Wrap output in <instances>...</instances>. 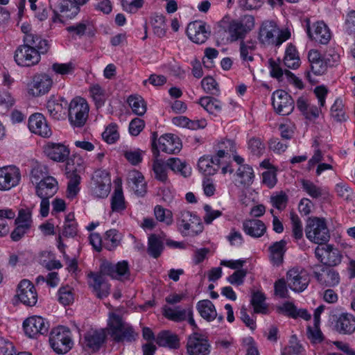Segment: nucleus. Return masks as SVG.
<instances>
[{
	"mask_svg": "<svg viewBox=\"0 0 355 355\" xmlns=\"http://www.w3.org/2000/svg\"><path fill=\"white\" fill-rule=\"evenodd\" d=\"M334 162L331 156H324L320 150H315L308 162V169L311 170L315 166V174L319 176L324 171L334 169Z\"/></svg>",
	"mask_w": 355,
	"mask_h": 355,
	"instance_id": "nucleus-22",
	"label": "nucleus"
},
{
	"mask_svg": "<svg viewBox=\"0 0 355 355\" xmlns=\"http://www.w3.org/2000/svg\"><path fill=\"white\" fill-rule=\"evenodd\" d=\"M51 348L57 354H66L73 346L71 334L69 329L60 326L52 330L49 337Z\"/></svg>",
	"mask_w": 355,
	"mask_h": 355,
	"instance_id": "nucleus-7",
	"label": "nucleus"
},
{
	"mask_svg": "<svg viewBox=\"0 0 355 355\" xmlns=\"http://www.w3.org/2000/svg\"><path fill=\"white\" fill-rule=\"evenodd\" d=\"M272 104L276 112L283 116L288 115L294 109L292 98L284 90H277L273 93Z\"/></svg>",
	"mask_w": 355,
	"mask_h": 355,
	"instance_id": "nucleus-18",
	"label": "nucleus"
},
{
	"mask_svg": "<svg viewBox=\"0 0 355 355\" xmlns=\"http://www.w3.org/2000/svg\"><path fill=\"white\" fill-rule=\"evenodd\" d=\"M21 30L24 33V43L32 44L41 49L47 46V42L45 40H42L40 37L32 33L31 26L28 23H23L21 26Z\"/></svg>",
	"mask_w": 355,
	"mask_h": 355,
	"instance_id": "nucleus-35",
	"label": "nucleus"
},
{
	"mask_svg": "<svg viewBox=\"0 0 355 355\" xmlns=\"http://www.w3.org/2000/svg\"><path fill=\"white\" fill-rule=\"evenodd\" d=\"M164 250V240L160 236L152 234L148 237V252L153 258L160 256Z\"/></svg>",
	"mask_w": 355,
	"mask_h": 355,
	"instance_id": "nucleus-43",
	"label": "nucleus"
},
{
	"mask_svg": "<svg viewBox=\"0 0 355 355\" xmlns=\"http://www.w3.org/2000/svg\"><path fill=\"white\" fill-rule=\"evenodd\" d=\"M94 22L90 17H84L80 21L68 26L66 31L74 39L80 38L93 33Z\"/></svg>",
	"mask_w": 355,
	"mask_h": 355,
	"instance_id": "nucleus-25",
	"label": "nucleus"
},
{
	"mask_svg": "<svg viewBox=\"0 0 355 355\" xmlns=\"http://www.w3.org/2000/svg\"><path fill=\"white\" fill-rule=\"evenodd\" d=\"M111 180L108 176H105L100 180L94 181V186L92 187V194L96 198H106L110 191Z\"/></svg>",
	"mask_w": 355,
	"mask_h": 355,
	"instance_id": "nucleus-37",
	"label": "nucleus"
},
{
	"mask_svg": "<svg viewBox=\"0 0 355 355\" xmlns=\"http://www.w3.org/2000/svg\"><path fill=\"white\" fill-rule=\"evenodd\" d=\"M21 180L19 169L12 165L0 167V191H9Z\"/></svg>",
	"mask_w": 355,
	"mask_h": 355,
	"instance_id": "nucleus-17",
	"label": "nucleus"
},
{
	"mask_svg": "<svg viewBox=\"0 0 355 355\" xmlns=\"http://www.w3.org/2000/svg\"><path fill=\"white\" fill-rule=\"evenodd\" d=\"M331 116L337 121H344L347 119L343 101L340 98H336L331 107Z\"/></svg>",
	"mask_w": 355,
	"mask_h": 355,
	"instance_id": "nucleus-51",
	"label": "nucleus"
},
{
	"mask_svg": "<svg viewBox=\"0 0 355 355\" xmlns=\"http://www.w3.org/2000/svg\"><path fill=\"white\" fill-rule=\"evenodd\" d=\"M222 164L215 156L204 155L201 157L198 163L199 171L205 175H214L218 171L219 165Z\"/></svg>",
	"mask_w": 355,
	"mask_h": 355,
	"instance_id": "nucleus-31",
	"label": "nucleus"
},
{
	"mask_svg": "<svg viewBox=\"0 0 355 355\" xmlns=\"http://www.w3.org/2000/svg\"><path fill=\"white\" fill-rule=\"evenodd\" d=\"M16 297L26 306H34L37 302V293L34 285L27 279L21 280L18 284Z\"/></svg>",
	"mask_w": 355,
	"mask_h": 355,
	"instance_id": "nucleus-19",
	"label": "nucleus"
},
{
	"mask_svg": "<svg viewBox=\"0 0 355 355\" xmlns=\"http://www.w3.org/2000/svg\"><path fill=\"white\" fill-rule=\"evenodd\" d=\"M59 302L66 306L71 304L74 300V294L69 286L61 287L58 293Z\"/></svg>",
	"mask_w": 355,
	"mask_h": 355,
	"instance_id": "nucleus-63",
	"label": "nucleus"
},
{
	"mask_svg": "<svg viewBox=\"0 0 355 355\" xmlns=\"http://www.w3.org/2000/svg\"><path fill=\"white\" fill-rule=\"evenodd\" d=\"M15 212L11 209L0 210V236L6 235L9 232L8 220L14 218Z\"/></svg>",
	"mask_w": 355,
	"mask_h": 355,
	"instance_id": "nucleus-52",
	"label": "nucleus"
},
{
	"mask_svg": "<svg viewBox=\"0 0 355 355\" xmlns=\"http://www.w3.org/2000/svg\"><path fill=\"white\" fill-rule=\"evenodd\" d=\"M49 114L54 119L59 120L63 115L62 105L55 100H49L46 103Z\"/></svg>",
	"mask_w": 355,
	"mask_h": 355,
	"instance_id": "nucleus-62",
	"label": "nucleus"
},
{
	"mask_svg": "<svg viewBox=\"0 0 355 355\" xmlns=\"http://www.w3.org/2000/svg\"><path fill=\"white\" fill-rule=\"evenodd\" d=\"M163 315L168 320L180 322L187 319V315H191V309L172 308L168 306L163 307Z\"/></svg>",
	"mask_w": 355,
	"mask_h": 355,
	"instance_id": "nucleus-38",
	"label": "nucleus"
},
{
	"mask_svg": "<svg viewBox=\"0 0 355 355\" xmlns=\"http://www.w3.org/2000/svg\"><path fill=\"white\" fill-rule=\"evenodd\" d=\"M302 186L306 193L313 198H318L324 193H326V189L315 185L313 182L306 180H302Z\"/></svg>",
	"mask_w": 355,
	"mask_h": 355,
	"instance_id": "nucleus-55",
	"label": "nucleus"
},
{
	"mask_svg": "<svg viewBox=\"0 0 355 355\" xmlns=\"http://www.w3.org/2000/svg\"><path fill=\"white\" fill-rule=\"evenodd\" d=\"M100 269L101 273L91 272L88 275L89 286L99 298L107 297L110 288L102 273L121 282H131L133 280L129 263L125 260L118 261L116 263L104 261L101 263Z\"/></svg>",
	"mask_w": 355,
	"mask_h": 355,
	"instance_id": "nucleus-1",
	"label": "nucleus"
},
{
	"mask_svg": "<svg viewBox=\"0 0 355 355\" xmlns=\"http://www.w3.org/2000/svg\"><path fill=\"white\" fill-rule=\"evenodd\" d=\"M53 84L52 77L46 73H38L33 76L28 85V92L33 96H41L47 94Z\"/></svg>",
	"mask_w": 355,
	"mask_h": 355,
	"instance_id": "nucleus-14",
	"label": "nucleus"
},
{
	"mask_svg": "<svg viewBox=\"0 0 355 355\" xmlns=\"http://www.w3.org/2000/svg\"><path fill=\"white\" fill-rule=\"evenodd\" d=\"M128 103L132 112L137 115H143L146 111V105L143 98L138 95L130 96Z\"/></svg>",
	"mask_w": 355,
	"mask_h": 355,
	"instance_id": "nucleus-54",
	"label": "nucleus"
},
{
	"mask_svg": "<svg viewBox=\"0 0 355 355\" xmlns=\"http://www.w3.org/2000/svg\"><path fill=\"white\" fill-rule=\"evenodd\" d=\"M334 328L340 334H352L355 332V317L348 313L340 314L336 317Z\"/></svg>",
	"mask_w": 355,
	"mask_h": 355,
	"instance_id": "nucleus-27",
	"label": "nucleus"
},
{
	"mask_svg": "<svg viewBox=\"0 0 355 355\" xmlns=\"http://www.w3.org/2000/svg\"><path fill=\"white\" fill-rule=\"evenodd\" d=\"M236 144L230 139H223L215 145V157L221 164L230 160L231 155L236 153Z\"/></svg>",
	"mask_w": 355,
	"mask_h": 355,
	"instance_id": "nucleus-28",
	"label": "nucleus"
},
{
	"mask_svg": "<svg viewBox=\"0 0 355 355\" xmlns=\"http://www.w3.org/2000/svg\"><path fill=\"white\" fill-rule=\"evenodd\" d=\"M306 32L308 37L315 42L326 44L331 38V33L328 26L322 21L311 23L309 19L306 20Z\"/></svg>",
	"mask_w": 355,
	"mask_h": 355,
	"instance_id": "nucleus-12",
	"label": "nucleus"
},
{
	"mask_svg": "<svg viewBox=\"0 0 355 355\" xmlns=\"http://www.w3.org/2000/svg\"><path fill=\"white\" fill-rule=\"evenodd\" d=\"M166 166L175 173H179L184 177L190 175L191 173V167L179 158L173 157L168 159Z\"/></svg>",
	"mask_w": 355,
	"mask_h": 355,
	"instance_id": "nucleus-46",
	"label": "nucleus"
},
{
	"mask_svg": "<svg viewBox=\"0 0 355 355\" xmlns=\"http://www.w3.org/2000/svg\"><path fill=\"white\" fill-rule=\"evenodd\" d=\"M243 230L251 237L259 238L266 232V227L260 220L250 219L243 223Z\"/></svg>",
	"mask_w": 355,
	"mask_h": 355,
	"instance_id": "nucleus-32",
	"label": "nucleus"
},
{
	"mask_svg": "<svg viewBox=\"0 0 355 355\" xmlns=\"http://www.w3.org/2000/svg\"><path fill=\"white\" fill-rule=\"evenodd\" d=\"M89 94L97 109L104 106L107 94L103 88L99 85H93L89 88Z\"/></svg>",
	"mask_w": 355,
	"mask_h": 355,
	"instance_id": "nucleus-45",
	"label": "nucleus"
},
{
	"mask_svg": "<svg viewBox=\"0 0 355 355\" xmlns=\"http://www.w3.org/2000/svg\"><path fill=\"white\" fill-rule=\"evenodd\" d=\"M199 103L207 112L212 114H217L222 108L221 103L210 96L201 98Z\"/></svg>",
	"mask_w": 355,
	"mask_h": 355,
	"instance_id": "nucleus-48",
	"label": "nucleus"
},
{
	"mask_svg": "<svg viewBox=\"0 0 355 355\" xmlns=\"http://www.w3.org/2000/svg\"><path fill=\"white\" fill-rule=\"evenodd\" d=\"M286 282L291 290L303 292L308 286L310 279L308 272L300 267H293L286 272Z\"/></svg>",
	"mask_w": 355,
	"mask_h": 355,
	"instance_id": "nucleus-11",
	"label": "nucleus"
},
{
	"mask_svg": "<svg viewBox=\"0 0 355 355\" xmlns=\"http://www.w3.org/2000/svg\"><path fill=\"white\" fill-rule=\"evenodd\" d=\"M257 43L253 40H242L239 44L240 58L244 64H248L254 60Z\"/></svg>",
	"mask_w": 355,
	"mask_h": 355,
	"instance_id": "nucleus-34",
	"label": "nucleus"
},
{
	"mask_svg": "<svg viewBox=\"0 0 355 355\" xmlns=\"http://www.w3.org/2000/svg\"><path fill=\"white\" fill-rule=\"evenodd\" d=\"M151 24L153 28L154 33L161 37H163L165 33V19L162 15H155L151 18Z\"/></svg>",
	"mask_w": 355,
	"mask_h": 355,
	"instance_id": "nucleus-61",
	"label": "nucleus"
},
{
	"mask_svg": "<svg viewBox=\"0 0 355 355\" xmlns=\"http://www.w3.org/2000/svg\"><path fill=\"white\" fill-rule=\"evenodd\" d=\"M38 50H41L42 52L45 51L46 46L41 49L32 44L26 43L19 46L15 53L16 63L21 67H31L38 64L41 58Z\"/></svg>",
	"mask_w": 355,
	"mask_h": 355,
	"instance_id": "nucleus-10",
	"label": "nucleus"
},
{
	"mask_svg": "<svg viewBox=\"0 0 355 355\" xmlns=\"http://www.w3.org/2000/svg\"><path fill=\"white\" fill-rule=\"evenodd\" d=\"M157 134L152 135V150L155 157L159 156V150L172 154L178 153L182 148L180 138L173 134L162 135L157 141Z\"/></svg>",
	"mask_w": 355,
	"mask_h": 355,
	"instance_id": "nucleus-6",
	"label": "nucleus"
},
{
	"mask_svg": "<svg viewBox=\"0 0 355 355\" xmlns=\"http://www.w3.org/2000/svg\"><path fill=\"white\" fill-rule=\"evenodd\" d=\"M111 207L113 211L120 212L125 209V202L122 187L118 184L112 197Z\"/></svg>",
	"mask_w": 355,
	"mask_h": 355,
	"instance_id": "nucleus-47",
	"label": "nucleus"
},
{
	"mask_svg": "<svg viewBox=\"0 0 355 355\" xmlns=\"http://www.w3.org/2000/svg\"><path fill=\"white\" fill-rule=\"evenodd\" d=\"M40 263L49 270L58 269L62 267L60 261L56 260L55 255L50 252H44L42 253Z\"/></svg>",
	"mask_w": 355,
	"mask_h": 355,
	"instance_id": "nucleus-56",
	"label": "nucleus"
},
{
	"mask_svg": "<svg viewBox=\"0 0 355 355\" xmlns=\"http://www.w3.org/2000/svg\"><path fill=\"white\" fill-rule=\"evenodd\" d=\"M76 69V64L71 61L64 63L55 62L51 65L52 71L56 75H60L63 79L73 76Z\"/></svg>",
	"mask_w": 355,
	"mask_h": 355,
	"instance_id": "nucleus-42",
	"label": "nucleus"
},
{
	"mask_svg": "<svg viewBox=\"0 0 355 355\" xmlns=\"http://www.w3.org/2000/svg\"><path fill=\"white\" fill-rule=\"evenodd\" d=\"M69 179L67 197L69 199H73L80 191V176L76 172H72L69 174Z\"/></svg>",
	"mask_w": 355,
	"mask_h": 355,
	"instance_id": "nucleus-49",
	"label": "nucleus"
},
{
	"mask_svg": "<svg viewBox=\"0 0 355 355\" xmlns=\"http://www.w3.org/2000/svg\"><path fill=\"white\" fill-rule=\"evenodd\" d=\"M78 232V224L74 220V214L67 215L64 225L63 234L66 236L73 237Z\"/></svg>",
	"mask_w": 355,
	"mask_h": 355,
	"instance_id": "nucleus-57",
	"label": "nucleus"
},
{
	"mask_svg": "<svg viewBox=\"0 0 355 355\" xmlns=\"http://www.w3.org/2000/svg\"><path fill=\"white\" fill-rule=\"evenodd\" d=\"M187 33L189 39L196 44L204 43L209 36L206 25L201 21L190 23L188 25Z\"/></svg>",
	"mask_w": 355,
	"mask_h": 355,
	"instance_id": "nucleus-26",
	"label": "nucleus"
},
{
	"mask_svg": "<svg viewBox=\"0 0 355 355\" xmlns=\"http://www.w3.org/2000/svg\"><path fill=\"white\" fill-rule=\"evenodd\" d=\"M155 216L157 220L170 225L173 223L172 212L167 209H164L162 206L157 205L154 209Z\"/></svg>",
	"mask_w": 355,
	"mask_h": 355,
	"instance_id": "nucleus-58",
	"label": "nucleus"
},
{
	"mask_svg": "<svg viewBox=\"0 0 355 355\" xmlns=\"http://www.w3.org/2000/svg\"><path fill=\"white\" fill-rule=\"evenodd\" d=\"M102 137L107 144L116 142L119 138L117 125L114 123L109 125L103 132Z\"/></svg>",
	"mask_w": 355,
	"mask_h": 355,
	"instance_id": "nucleus-64",
	"label": "nucleus"
},
{
	"mask_svg": "<svg viewBox=\"0 0 355 355\" xmlns=\"http://www.w3.org/2000/svg\"><path fill=\"white\" fill-rule=\"evenodd\" d=\"M89 107L87 101L81 97H76L69 105V120L73 127H82L88 118Z\"/></svg>",
	"mask_w": 355,
	"mask_h": 355,
	"instance_id": "nucleus-8",
	"label": "nucleus"
},
{
	"mask_svg": "<svg viewBox=\"0 0 355 355\" xmlns=\"http://www.w3.org/2000/svg\"><path fill=\"white\" fill-rule=\"evenodd\" d=\"M122 239L121 234L116 230H110L105 233V246L109 250H113L119 245Z\"/></svg>",
	"mask_w": 355,
	"mask_h": 355,
	"instance_id": "nucleus-53",
	"label": "nucleus"
},
{
	"mask_svg": "<svg viewBox=\"0 0 355 355\" xmlns=\"http://www.w3.org/2000/svg\"><path fill=\"white\" fill-rule=\"evenodd\" d=\"M178 227L182 235L184 236H194L202 232L203 230L200 218L189 211H183L180 213Z\"/></svg>",
	"mask_w": 355,
	"mask_h": 355,
	"instance_id": "nucleus-9",
	"label": "nucleus"
},
{
	"mask_svg": "<svg viewBox=\"0 0 355 355\" xmlns=\"http://www.w3.org/2000/svg\"><path fill=\"white\" fill-rule=\"evenodd\" d=\"M44 153L50 159L63 163L69 159L71 151L69 146L62 143L48 142L44 146Z\"/></svg>",
	"mask_w": 355,
	"mask_h": 355,
	"instance_id": "nucleus-20",
	"label": "nucleus"
},
{
	"mask_svg": "<svg viewBox=\"0 0 355 355\" xmlns=\"http://www.w3.org/2000/svg\"><path fill=\"white\" fill-rule=\"evenodd\" d=\"M57 9L66 19H74L80 12V9L71 0H62L58 6Z\"/></svg>",
	"mask_w": 355,
	"mask_h": 355,
	"instance_id": "nucleus-40",
	"label": "nucleus"
},
{
	"mask_svg": "<svg viewBox=\"0 0 355 355\" xmlns=\"http://www.w3.org/2000/svg\"><path fill=\"white\" fill-rule=\"evenodd\" d=\"M58 190V182L53 176H46L37 182L35 194L40 198H51Z\"/></svg>",
	"mask_w": 355,
	"mask_h": 355,
	"instance_id": "nucleus-24",
	"label": "nucleus"
},
{
	"mask_svg": "<svg viewBox=\"0 0 355 355\" xmlns=\"http://www.w3.org/2000/svg\"><path fill=\"white\" fill-rule=\"evenodd\" d=\"M315 277L320 284L327 287L337 286L340 282L339 273L329 268H323L320 272H315Z\"/></svg>",
	"mask_w": 355,
	"mask_h": 355,
	"instance_id": "nucleus-30",
	"label": "nucleus"
},
{
	"mask_svg": "<svg viewBox=\"0 0 355 355\" xmlns=\"http://www.w3.org/2000/svg\"><path fill=\"white\" fill-rule=\"evenodd\" d=\"M305 234L308 240L316 244L324 243L330 238L329 231L324 220L317 217L307 220Z\"/></svg>",
	"mask_w": 355,
	"mask_h": 355,
	"instance_id": "nucleus-5",
	"label": "nucleus"
},
{
	"mask_svg": "<svg viewBox=\"0 0 355 355\" xmlns=\"http://www.w3.org/2000/svg\"><path fill=\"white\" fill-rule=\"evenodd\" d=\"M315 255L322 263L329 266H338L343 258L340 250L331 245L318 246L315 250Z\"/></svg>",
	"mask_w": 355,
	"mask_h": 355,
	"instance_id": "nucleus-15",
	"label": "nucleus"
},
{
	"mask_svg": "<svg viewBox=\"0 0 355 355\" xmlns=\"http://www.w3.org/2000/svg\"><path fill=\"white\" fill-rule=\"evenodd\" d=\"M320 324H315L307 326L306 335L312 343H320L323 340V335L320 328Z\"/></svg>",
	"mask_w": 355,
	"mask_h": 355,
	"instance_id": "nucleus-60",
	"label": "nucleus"
},
{
	"mask_svg": "<svg viewBox=\"0 0 355 355\" xmlns=\"http://www.w3.org/2000/svg\"><path fill=\"white\" fill-rule=\"evenodd\" d=\"M105 338V331L102 329H90L80 340V343L85 349L98 350Z\"/></svg>",
	"mask_w": 355,
	"mask_h": 355,
	"instance_id": "nucleus-21",
	"label": "nucleus"
},
{
	"mask_svg": "<svg viewBox=\"0 0 355 355\" xmlns=\"http://www.w3.org/2000/svg\"><path fill=\"white\" fill-rule=\"evenodd\" d=\"M236 175L241 183L244 185H250L254 178V171L250 165L240 166L236 171Z\"/></svg>",
	"mask_w": 355,
	"mask_h": 355,
	"instance_id": "nucleus-50",
	"label": "nucleus"
},
{
	"mask_svg": "<svg viewBox=\"0 0 355 355\" xmlns=\"http://www.w3.org/2000/svg\"><path fill=\"white\" fill-rule=\"evenodd\" d=\"M286 242L284 240L274 243L269 248L270 258L273 264L279 265L283 261Z\"/></svg>",
	"mask_w": 355,
	"mask_h": 355,
	"instance_id": "nucleus-41",
	"label": "nucleus"
},
{
	"mask_svg": "<svg viewBox=\"0 0 355 355\" xmlns=\"http://www.w3.org/2000/svg\"><path fill=\"white\" fill-rule=\"evenodd\" d=\"M266 297L261 292H256L252 295L251 302L256 313H266L267 306L265 303Z\"/></svg>",
	"mask_w": 355,
	"mask_h": 355,
	"instance_id": "nucleus-59",
	"label": "nucleus"
},
{
	"mask_svg": "<svg viewBox=\"0 0 355 355\" xmlns=\"http://www.w3.org/2000/svg\"><path fill=\"white\" fill-rule=\"evenodd\" d=\"M23 329L25 334L28 338H37L39 336L48 333L49 324L45 318L38 315H33L24 321Z\"/></svg>",
	"mask_w": 355,
	"mask_h": 355,
	"instance_id": "nucleus-13",
	"label": "nucleus"
},
{
	"mask_svg": "<svg viewBox=\"0 0 355 355\" xmlns=\"http://www.w3.org/2000/svg\"><path fill=\"white\" fill-rule=\"evenodd\" d=\"M172 123L176 126L186 128L193 130L204 128L207 125V121L205 119L190 120L184 116L173 117L172 119Z\"/></svg>",
	"mask_w": 355,
	"mask_h": 355,
	"instance_id": "nucleus-33",
	"label": "nucleus"
},
{
	"mask_svg": "<svg viewBox=\"0 0 355 355\" xmlns=\"http://www.w3.org/2000/svg\"><path fill=\"white\" fill-rule=\"evenodd\" d=\"M196 308L201 317L207 321H213L217 316L216 308L209 300L199 301Z\"/></svg>",
	"mask_w": 355,
	"mask_h": 355,
	"instance_id": "nucleus-36",
	"label": "nucleus"
},
{
	"mask_svg": "<svg viewBox=\"0 0 355 355\" xmlns=\"http://www.w3.org/2000/svg\"><path fill=\"white\" fill-rule=\"evenodd\" d=\"M187 352L189 355H209L211 345L205 336L195 333L188 338Z\"/></svg>",
	"mask_w": 355,
	"mask_h": 355,
	"instance_id": "nucleus-16",
	"label": "nucleus"
},
{
	"mask_svg": "<svg viewBox=\"0 0 355 355\" xmlns=\"http://www.w3.org/2000/svg\"><path fill=\"white\" fill-rule=\"evenodd\" d=\"M254 18L250 15L231 20L228 17H224L220 22V26L225 28L231 42L243 40L254 28Z\"/></svg>",
	"mask_w": 355,
	"mask_h": 355,
	"instance_id": "nucleus-2",
	"label": "nucleus"
},
{
	"mask_svg": "<svg viewBox=\"0 0 355 355\" xmlns=\"http://www.w3.org/2000/svg\"><path fill=\"white\" fill-rule=\"evenodd\" d=\"M28 127L31 132L47 138L52 135V131L43 114L35 113L29 116Z\"/></svg>",
	"mask_w": 355,
	"mask_h": 355,
	"instance_id": "nucleus-23",
	"label": "nucleus"
},
{
	"mask_svg": "<svg viewBox=\"0 0 355 355\" xmlns=\"http://www.w3.org/2000/svg\"><path fill=\"white\" fill-rule=\"evenodd\" d=\"M128 183L131 189L137 196H144L146 192V182L143 175L137 170H132L128 174Z\"/></svg>",
	"mask_w": 355,
	"mask_h": 355,
	"instance_id": "nucleus-29",
	"label": "nucleus"
},
{
	"mask_svg": "<svg viewBox=\"0 0 355 355\" xmlns=\"http://www.w3.org/2000/svg\"><path fill=\"white\" fill-rule=\"evenodd\" d=\"M290 37L287 31H281L273 21H265L259 28V40L264 45L280 46Z\"/></svg>",
	"mask_w": 355,
	"mask_h": 355,
	"instance_id": "nucleus-4",
	"label": "nucleus"
},
{
	"mask_svg": "<svg viewBox=\"0 0 355 355\" xmlns=\"http://www.w3.org/2000/svg\"><path fill=\"white\" fill-rule=\"evenodd\" d=\"M156 343L162 347L170 349H176L180 346V341L178 336L170 331H162L159 333L156 338Z\"/></svg>",
	"mask_w": 355,
	"mask_h": 355,
	"instance_id": "nucleus-39",
	"label": "nucleus"
},
{
	"mask_svg": "<svg viewBox=\"0 0 355 355\" xmlns=\"http://www.w3.org/2000/svg\"><path fill=\"white\" fill-rule=\"evenodd\" d=\"M284 64L291 69H297L300 65V59L295 46L290 44L285 51Z\"/></svg>",
	"mask_w": 355,
	"mask_h": 355,
	"instance_id": "nucleus-44",
	"label": "nucleus"
},
{
	"mask_svg": "<svg viewBox=\"0 0 355 355\" xmlns=\"http://www.w3.org/2000/svg\"><path fill=\"white\" fill-rule=\"evenodd\" d=\"M107 329L110 336L116 342H131L137 336L132 326L112 312L109 313Z\"/></svg>",
	"mask_w": 355,
	"mask_h": 355,
	"instance_id": "nucleus-3",
	"label": "nucleus"
}]
</instances>
